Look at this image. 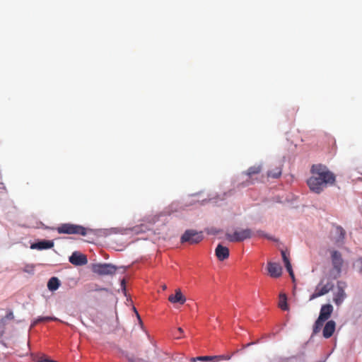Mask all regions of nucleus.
<instances>
[{
    "label": "nucleus",
    "mask_w": 362,
    "mask_h": 362,
    "mask_svg": "<svg viewBox=\"0 0 362 362\" xmlns=\"http://www.w3.org/2000/svg\"><path fill=\"white\" fill-rule=\"evenodd\" d=\"M281 256H282V259H283L284 264H286L288 262H290L288 257L286 255V251H284V250L281 251Z\"/></svg>",
    "instance_id": "obj_26"
},
{
    "label": "nucleus",
    "mask_w": 362,
    "mask_h": 362,
    "mask_svg": "<svg viewBox=\"0 0 362 362\" xmlns=\"http://www.w3.org/2000/svg\"><path fill=\"white\" fill-rule=\"evenodd\" d=\"M56 320H58V319L54 317H40L34 320L32 326H35L37 324L42 322H49V321H56Z\"/></svg>",
    "instance_id": "obj_21"
},
{
    "label": "nucleus",
    "mask_w": 362,
    "mask_h": 362,
    "mask_svg": "<svg viewBox=\"0 0 362 362\" xmlns=\"http://www.w3.org/2000/svg\"><path fill=\"white\" fill-rule=\"evenodd\" d=\"M4 332V327H3V326H1V325H0V337H2V335H3Z\"/></svg>",
    "instance_id": "obj_32"
},
{
    "label": "nucleus",
    "mask_w": 362,
    "mask_h": 362,
    "mask_svg": "<svg viewBox=\"0 0 362 362\" xmlns=\"http://www.w3.org/2000/svg\"><path fill=\"white\" fill-rule=\"evenodd\" d=\"M344 283L342 282H338L337 284V291L334 294V302L336 305H339L342 303L346 297V294L344 289Z\"/></svg>",
    "instance_id": "obj_10"
},
{
    "label": "nucleus",
    "mask_w": 362,
    "mask_h": 362,
    "mask_svg": "<svg viewBox=\"0 0 362 362\" xmlns=\"http://www.w3.org/2000/svg\"><path fill=\"white\" fill-rule=\"evenodd\" d=\"M282 168L281 166L276 167L275 168L270 170L267 172V177L272 178H278L281 175Z\"/></svg>",
    "instance_id": "obj_18"
},
{
    "label": "nucleus",
    "mask_w": 362,
    "mask_h": 362,
    "mask_svg": "<svg viewBox=\"0 0 362 362\" xmlns=\"http://www.w3.org/2000/svg\"><path fill=\"white\" fill-rule=\"evenodd\" d=\"M34 266L33 264H26L23 268V272L28 273V274H33L34 273Z\"/></svg>",
    "instance_id": "obj_22"
},
{
    "label": "nucleus",
    "mask_w": 362,
    "mask_h": 362,
    "mask_svg": "<svg viewBox=\"0 0 362 362\" xmlns=\"http://www.w3.org/2000/svg\"><path fill=\"white\" fill-rule=\"evenodd\" d=\"M60 285L59 280L57 277H52L48 283L47 288L49 291H56Z\"/></svg>",
    "instance_id": "obj_17"
},
{
    "label": "nucleus",
    "mask_w": 362,
    "mask_h": 362,
    "mask_svg": "<svg viewBox=\"0 0 362 362\" xmlns=\"http://www.w3.org/2000/svg\"><path fill=\"white\" fill-rule=\"evenodd\" d=\"M37 362H48V359H47V358L40 359V360H38Z\"/></svg>",
    "instance_id": "obj_33"
},
{
    "label": "nucleus",
    "mask_w": 362,
    "mask_h": 362,
    "mask_svg": "<svg viewBox=\"0 0 362 362\" xmlns=\"http://www.w3.org/2000/svg\"><path fill=\"white\" fill-rule=\"evenodd\" d=\"M69 262L75 266H82L87 264L88 259L85 255L74 252L69 257Z\"/></svg>",
    "instance_id": "obj_9"
},
{
    "label": "nucleus",
    "mask_w": 362,
    "mask_h": 362,
    "mask_svg": "<svg viewBox=\"0 0 362 362\" xmlns=\"http://www.w3.org/2000/svg\"><path fill=\"white\" fill-rule=\"evenodd\" d=\"M177 332L179 334H175V337L177 339H180L183 337V329L181 327L177 328Z\"/></svg>",
    "instance_id": "obj_28"
},
{
    "label": "nucleus",
    "mask_w": 362,
    "mask_h": 362,
    "mask_svg": "<svg viewBox=\"0 0 362 362\" xmlns=\"http://www.w3.org/2000/svg\"><path fill=\"white\" fill-rule=\"evenodd\" d=\"M54 246V243L52 240H41L37 243H33L31 245V249H37V250H46L52 248Z\"/></svg>",
    "instance_id": "obj_14"
},
{
    "label": "nucleus",
    "mask_w": 362,
    "mask_h": 362,
    "mask_svg": "<svg viewBox=\"0 0 362 362\" xmlns=\"http://www.w3.org/2000/svg\"><path fill=\"white\" fill-rule=\"evenodd\" d=\"M332 264L333 269L332 270V275L334 279H337L340 276L341 272V268L344 264V260L341 257V254L336 250H334L331 253Z\"/></svg>",
    "instance_id": "obj_5"
},
{
    "label": "nucleus",
    "mask_w": 362,
    "mask_h": 362,
    "mask_svg": "<svg viewBox=\"0 0 362 362\" xmlns=\"http://www.w3.org/2000/svg\"><path fill=\"white\" fill-rule=\"evenodd\" d=\"M279 306L283 310H288V306L287 304V298H286V294L281 293L279 295Z\"/></svg>",
    "instance_id": "obj_19"
},
{
    "label": "nucleus",
    "mask_w": 362,
    "mask_h": 362,
    "mask_svg": "<svg viewBox=\"0 0 362 362\" xmlns=\"http://www.w3.org/2000/svg\"><path fill=\"white\" fill-rule=\"evenodd\" d=\"M59 234H79L86 235L87 229L83 226L73 223H62L57 228Z\"/></svg>",
    "instance_id": "obj_3"
},
{
    "label": "nucleus",
    "mask_w": 362,
    "mask_h": 362,
    "mask_svg": "<svg viewBox=\"0 0 362 362\" xmlns=\"http://www.w3.org/2000/svg\"><path fill=\"white\" fill-rule=\"evenodd\" d=\"M129 362H146V361H144L142 358H129Z\"/></svg>",
    "instance_id": "obj_29"
},
{
    "label": "nucleus",
    "mask_w": 362,
    "mask_h": 362,
    "mask_svg": "<svg viewBox=\"0 0 362 362\" xmlns=\"http://www.w3.org/2000/svg\"><path fill=\"white\" fill-rule=\"evenodd\" d=\"M285 264V267L286 268V270L288 271V272L289 273V275L291 276V278H294V274H293V269H292V267H291V264L290 262H288L286 264Z\"/></svg>",
    "instance_id": "obj_24"
},
{
    "label": "nucleus",
    "mask_w": 362,
    "mask_h": 362,
    "mask_svg": "<svg viewBox=\"0 0 362 362\" xmlns=\"http://www.w3.org/2000/svg\"><path fill=\"white\" fill-rule=\"evenodd\" d=\"M92 270L100 276L112 275L116 272L117 267L111 264H95L93 265Z\"/></svg>",
    "instance_id": "obj_7"
},
{
    "label": "nucleus",
    "mask_w": 362,
    "mask_h": 362,
    "mask_svg": "<svg viewBox=\"0 0 362 362\" xmlns=\"http://www.w3.org/2000/svg\"><path fill=\"white\" fill-rule=\"evenodd\" d=\"M13 317H14L13 314L11 311L8 313L5 317V318L8 319V320H12V319H13Z\"/></svg>",
    "instance_id": "obj_31"
},
{
    "label": "nucleus",
    "mask_w": 362,
    "mask_h": 362,
    "mask_svg": "<svg viewBox=\"0 0 362 362\" xmlns=\"http://www.w3.org/2000/svg\"><path fill=\"white\" fill-rule=\"evenodd\" d=\"M335 327H336V323L334 320L328 321L325 324V325L323 328V331H322L323 337L326 339L331 337L332 336L333 333L334 332Z\"/></svg>",
    "instance_id": "obj_13"
},
{
    "label": "nucleus",
    "mask_w": 362,
    "mask_h": 362,
    "mask_svg": "<svg viewBox=\"0 0 362 362\" xmlns=\"http://www.w3.org/2000/svg\"><path fill=\"white\" fill-rule=\"evenodd\" d=\"M262 170L261 165H255L250 167L246 172L244 173L248 177V179L245 182V186H248L254 183L253 176L259 174Z\"/></svg>",
    "instance_id": "obj_8"
},
{
    "label": "nucleus",
    "mask_w": 362,
    "mask_h": 362,
    "mask_svg": "<svg viewBox=\"0 0 362 362\" xmlns=\"http://www.w3.org/2000/svg\"><path fill=\"white\" fill-rule=\"evenodd\" d=\"M311 173L313 175L307 180V184L315 193H320L328 185H333L335 182V175L325 165H313Z\"/></svg>",
    "instance_id": "obj_1"
},
{
    "label": "nucleus",
    "mask_w": 362,
    "mask_h": 362,
    "mask_svg": "<svg viewBox=\"0 0 362 362\" xmlns=\"http://www.w3.org/2000/svg\"><path fill=\"white\" fill-rule=\"evenodd\" d=\"M334 288V283L329 279H322L317 285L315 291L310 296V300H313L318 297L324 296L331 291Z\"/></svg>",
    "instance_id": "obj_2"
},
{
    "label": "nucleus",
    "mask_w": 362,
    "mask_h": 362,
    "mask_svg": "<svg viewBox=\"0 0 362 362\" xmlns=\"http://www.w3.org/2000/svg\"><path fill=\"white\" fill-rule=\"evenodd\" d=\"M168 300L172 303H179L182 305L185 303L186 298L182 293L180 289H177L175 294H172L168 297Z\"/></svg>",
    "instance_id": "obj_15"
},
{
    "label": "nucleus",
    "mask_w": 362,
    "mask_h": 362,
    "mask_svg": "<svg viewBox=\"0 0 362 362\" xmlns=\"http://www.w3.org/2000/svg\"><path fill=\"white\" fill-rule=\"evenodd\" d=\"M267 270L271 277L278 278L282 274V267L278 263L269 262L267 263Z\"/></svg>",
    "instance_id": "obj_11"
},
{
    "label": "nucleus",
    "mask_w": 362,
    "mask_h": 362,
    "mask_svg": "<svg viewBox=\"0 0 362 362\" xmlns=\"http://www.w3.org/2000/svg\"><path fill=\"white\" fill-rule=\"evenodd\" d=\"M212 357V361L214 360H216V361H220L223 358H224V356H221V355H219V356H211Z\"/></svg>",
    "instance_id": "obj_30"
},
{
    "label": "nucleus",
    "mask_w": 362,
    "mask_h": 362,
    "mask_svg": "<svg viewBox=\"0 0 362 362\" xmlns=\"http://www.w3.org/2000/svg\"><path fill=\"white\" fill-rule=\"evenodd\" d=\"M204 238V235L202 231L197 232L195 230H187L180 238L182 243H188L191 245L197 244L200 243Z\"/></svg>",
    "instance_id": "obj_4"
},
{
    "label": "nucleus",
    "mask_w": 362,
    "mask_h": 362,
    "mask_svg": "<svg viewBox=\"0 0 362 362\" xmlns=\"http://www.w3.org/2000/svg\"><path fill=\"white\" fill-rule=\"evenodd\" d=\"M333 312V306L330 304L323 305L321 307L320 315V320H327Z\"/></svg>",
    "instance_id": "obj_16"
},
{
    "label": "nucleus",
    "mask_w": 362,
    "mask_h": 362,
    "mask_svg": "<svg viewBox=\"0 0 362 362\" xmlns=\"http://www.w3.org/2000/svg\"><path fill=\"white\" fill-rule=\"evenodd\" d=\"M197 358L198 361H212V357L211 356H198V357H197Z\"/></svg>",
    "instance_id": "obj_25"
},
{
    "label": "nucleus",
    "mask_w": 362,
    "mask_h": 362,
    "mask_svg": "<svg viewBox=\"0 0 362 362\" xmlns=\"http://www.w3.org/2000/svg\"><path fill=\"white\" fill-rule=\"evenodd\" d=\"M252 230L249 228L236 230L233 233H226V239L230 242H242L252 237Z\"/></svg>",
    "instance_id": "obj_6"
},
{
    "label": "nucleus",
    "mask_w": 362,
    "mask_h": 362,
    "mask_svg": "<svg viewBox=\"0 0 362 362\" xmlns=\"http://www.w3.org/2000/svg\"><path fill=\"white\" fill-rule=\"evenodd\" d=\"M356 267L360 272H362V257L359 258L356 261Z\"/></svg>",
    "instance_id": "obj_27"
},
{
    "label": "nucleus",
    "mask_w": 362,
    "mask_h": 362,
    "mask_svg": "<svg viewBox=\"0 0 362 362\" xmlns=\"http://www.w3.org/2000/svg\"><path fill=\"white\" fill-rule=\"evenodd\" d=\"M285 264V267L286 268V270L288 271V272L289 273V275L291 276V278H294V274H293V269H292V267H291V264L290 262H288L286 264Z\"/></svg>",
    "instance_id": "obj_23"
},
{
    "label": "nucleus",
    "mask_w": 362,
    "mask_h": 362,
    "mask_svg": "<svg viewBox=\"0 0 362 362\" xmlns=\"http://www.w3.org/2000/svg\"><path fill=\"white\" fill-rule=\"evenodd\" d=\"M325 321V320H320V317H318L313 326V334H317L321 330Z\"/></svg>",
    "instance_id": "obj_20"
},
{
    "label": "nucleus",
    "mask_w": 362,
    "mask_h": 362,
    "mask_svg": "<svg viewBox=\"0 0 362 362\" xmlns=\"http://www.w3.org/2000/svg\"><path fill=\"white\" fill-rule=\"evenodd\" d=\"M229 250L227 247L218 244L215 250V255L219 261H224L229 257Z\"/></svg>",
    "instance_id": "obj_12"
},
{
    "label": "nucleus",
    "mask_w": 362,
    "mask_h": 362,
    "mask_svg": "<svg viewBox=\"0 0 362 362\" xmlns=\"http://www.w3.org/2000/svg\"><path fill=\"white\" fill-rule=\"evenodd\" d=\"M198 361L197 358H191V361H192V362H195V361Z\"/></svg>",
    "instance_id": "obj_34"
}]
</instances>
